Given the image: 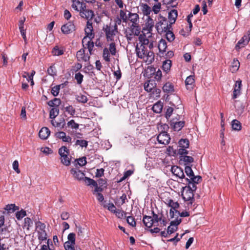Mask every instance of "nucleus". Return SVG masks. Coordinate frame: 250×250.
Returning a JSON list of instances; mask_svg holds the SVG:
<instances>
[{"instance_id":"1","label":"nucleus","mask_w":250,"mask_h":250,"mask_svg":"<svg viewBox=\"0 0 250 250\" xmlns=\"http://www.w3.org/2000/svg\"><path fill=\"white\" fill-rule=\"evenodd\" d=\"M155 27L158 33L162 34L171 28V24L170 23H168V21L166 18L160 16L158 18V21L155 25Z\"/></svg>"},{"instance_id":"30","label":"nucleus","mask_w":250,"mask_h":250,"mask_svg":"<svg viewBox=\"0 0 250 250\" xmlns=\"http://www.w3.org/2000/svg\"><path fill=\"white\" fill-rule=\"evenodd\" d=\"M38 238L39 240L40 243L43 241H45L47 238V234L45 230L37 231Z\"/></svg>"},{"instance_id":"36","label":"nucleus","mask_w":250,"mask_h":250,"mask_svg":"<svg viewBox=\"0 0 250 250\" xmlns=\"http://www.w3.org/2000/svg\"><path fill=\"white\" fill-rule=\"evenodd\" d=\"M179 146L183 148H188L189 145V142L187 139H181L178 142Z\"/></svg>"},{"instance_id":"14","label":"nucleus","mask_w":250,"mask_h":250,"mask_svg":"<svg viewBox=\"0 0 250 250\" xmlns=\"http://www.w3.org/2000/svg\"><path fill=\"white\" fill-rule=\"evenodd\" d=\"M55 136L58 139H62L63 142L71 143L72 138L69 136H66V133L63 131H59L55 133Z\"/></svg>"},{"instance_id":"53","label":"nucleus","mask_w":250,"mask_h":250,"mask_svg":"<svg viewBox=\"0 0 250 250\" xmlns=\"http://www.w3.org/2000/svg\"><path fill=\"white\" fill-rule=\"evenodd\" d=\"M60 90V85H55L51 89V94L54 96H57L59 95V92Z\"/></svg>"},{"instance_id":"32","label":"nucleus","mask_w":250,"mask_h":250,"mask_svg":"<svg viewBox=\"0 0 250 250\" xmlns=\"http://www.w3.org/2000/svg\"><path fill=\"white\" fill-rule=\"evenodd\" d=\"M33 226V222L30 218L26 217L24 218L23 228H25L27 230H29Z\"/></svg>"},{"instance_id":"58","label":"nucleus","mask_w":250,"mask_h":250,"mask_svg":"<svg viewBox=\"0 0 250 250\" xmlns=\"http://www.w3.org/2000/svg\"><path fill=\"white\" fill-rule=\"evenodd\" d=\"M173 108L171 107H168L165 114V117L168 120L173 112Z\"/></svg>"},{"instance_id":"55","label":"nucleus","mask_w":250,"mask_h":250,"mask_svg":"<svg viewBox=\"0 0 250 250\" xmlns=\"http://www.w3.org/2000/svg\"><path fill=\"white\" fill-rule=\"evenodd\" d=\"M83 76L80 72L75 74V79L76 80L77 83L81 84L83 81Z\"/></svg>"},{"instance_id":"8","label":"nucleus","mask_w":250,"mask_h":250,"mask_svg":"<svg viewBox=\"0 0 250 250\" xmlns=\"http://www.w3.org/2000/svg\"><path fill=\"white\" fill-rule=\"evenodd\" d=\"M76 58L79 62H88L90 59V55L85 54L84 48L79 50L76 54Z\"/></svg>"},{"instance_id":"49","label":"nucleus","mask_w":250,"mask_h":250,"mask_svg":"<svg viewBox=\"0 0 250 250\" xmlns=\"http://www.w3.org/2000/svg\"><path fill=\"white\" fill-rule=\"evenodd\" d=\"M47 73L51 76H56L57 70L54 65H51L47 69Z\"/></svg>"},{"instance_id":"11","label":"nucleus","mask_w":250,"mask_h":250,"mask_svg":"<svg viewBox=\"0 0 250 250\" xmlns=\"http://www.w3.org/2000/svg\"><path fill=\"white\" fill-rule=\"evenodd\" d=\"M81 18L85 19L87 21H92L95 15L93 10L87 9L79 13Z\"/></svg>"},{"instance_id":"47","label":"nucleus","mask_w":250,"mask_h":250,"mask_svg":"<svg viewBox=\"0 0 250 250\" xmlns=\"http://www.w3.org/2000/svg\"><path fill=\"white\" fill-rule=\"evenodd\" d=\"M67 126L72 129H77L79 127V125L75 123L74 120H71L67 124Z\"/></svg>"},{"instance_id":"12","label":"nucleus","mask_w":250,"mask_h":250,"mask_svg":"<svg viewBox=\"0 0 250 250\" xmlns=\"http://www.w3.org/2000/svg\"><path fill=\"white\" fill-rule=\"evenodd\" d=\"M157 83L154 80H149L144 83V89L147 92H151L156 87Z\"/></svg>"},{"instance_id":"56","label":"nucleus","mask_w":250,"mask_h":250,"mask_svg":"<svg viewBox=\"0 0 250 250\" xmlns=\"http://www.w3.org/2000/svg\"><path fill=\"white\" fill-rule=\"evenodd\" d=\"M75 244L66 242L64 244V248L65 250H75L74 248Z\"/></svg>"},{"instance_id":"23","label":"nucleus","mask_w":250,"mask_h":250,"mask_svg":"<svg viewBox=\"0 0 250 250\" xmlns=\"http://www.w3.org/2000/svg\"><path fill=\"white\" fill-rule=\"evenodd\" d=\"M143 222L144 225L149 228L152 227L153 225L154 224L152 217L147 215H145L143 217Z\"/></svg>"},{"instance_id":"50","label":"nucleus","mask_w":250,"mask_h":250,"mask_svg":"<svg viewBox=\"0 0 250 250\" xmlns=\"http://www.w3.org/2000/svg\"><path fill=\"white\" fill-rule=\"evenodd\" d=\"M65 111L71 116H74L75 114V109L72 105H68L64 107Z\"/></svg>"},{"instance_id":"13","label":"nucleus","mask_w":250,"mask_h":250,"mask_svg":"<svg viewBox=\"0 0 250 250\" xmlns=\"http://www.w3.org/2000/svg\"><path fill=\"white\" fill-rule=\"evenodd\" d=\"M171 172L175 176L178 177L181 179L186 178L183 169L178 166H172L171 167Z\"/></svg>"},{"instance_id":"15","label":"nucleus","mask_w":250,"mask_h":250,"mask_svg":"<svg viewBox=\"0 0 250 250\" xmlns=\"http://www.w3.org/2000/svg\"><path fill=\"white\" fill-rule=\"evenodd\" d=\"M249 42L247 39V36L246 35L244 36L236 44L235 47V49L239 51L241 48L244 47Z\"/></svg>"},{"instance_id":"62","label":"nucleus","mask_w":250,"mask_h":250,"mask_svg":"<svg viewBox=\"0 0 250 250\" xmlns=\"http://www.w3.org/2000/svg\"><path fill=\"white\" fill-rule=\"evenodd\" d=\"M126 221L127 223L131 226L132 227L136 226V222L134 220V218L132 216H128L126 218Z\"/></svg>"},{"instance_id":"48","label":"nucleus","mask_w":250,"mask_h":250,"mask_svg":"<svg viewBox=\"0 0 250 250\" xmlns=\"http://www.w3.org/2000/svg\"><path fill=\"white\" fill-rule=\"evenodd\" d=\"M68 155H63V156L61 157L62 163L66 166H68L70 164V160L68 158Z\"/></svg>"},{"instance_id":"17","label":"nucleus","mask_w":250,"mask_h":250,"mask_svg":"<svg viewBox=\"0 0 250 250\" xmlns=\"http://www.w3.org/2000/svg\"><path fill=\"white\" fill-rule=\"evenodd\" d=\"M178 16V12L176 9H171L168 12V18L171 24L175 23Z\"/></svg>"},{"instance_id":"25","label":"nucleus","mask_w":250,"mask_h":250,"mask_svg":"<svg viewBox=\"0 0 250 250\" xmlns=\"http://www.w3.org/2000/svg\"><path fill=\"white\" fill-rule=\"evenodd\" d=\"M154 25V22L153 19L150 16H148L146 22V27L149 33L152 32Z\"/></svg>"},{"instance_id":"60","label":"nucleus","mask_w":250,"mask_h":250,"mask_svg":"<svg viewBox=\"0 0 250 250\" xmlns=\"http://www.w3.org/2000/svg\"><path fill=\"white\" fill-rule=\"evenodd\" d=\"M75 234L74 233H70L67 236V238L68 241L67 242H68L69 243H71L72 244H75Z\"/></svg>"},{"instance_id":"3","label":"nucleus","mask_w":250,"mask_h":250,"mask_svg":"<svg viewBox=\"0 0 250 250\" xmlns=\"http://www.w3.org/2000/svg\"><path fill=\"white\" fill-rule=\"evenodd\" d=\"M141 28L139 26H134L131 25L129 28L128 31H125V37L128 42L132 40L133 36H139L140 33Z\"/></svg>"},{"instance_id":"45","label":"nucleus","mask_w":250,"mask_h":250,"mask_svg":"<svg viewBox=\"0 0 250 250\" xmlns=\"http://www.w3.org/2000/svg\"><path fill=\"white\" fill-rule=\"evenodd\" d=\"M240 67V62L238 60H234L231 65V71L232 72L237 71Z\"/></svg>"},{"instance_id":"51","label":"nucleus","mask_w":250,"mask_h":250,"mask_svg":"<svg viewBox=\"0 0 250 250\" xmlns=\"http://www.w3.org/2000/svg\"><path fill=\"white\" fill-rule=\"evenodd\" d=\"M75 145L80 146L82 147H86L88 146V142L84 140H77Z\"/></svg>"},{"instance_id":"19","label":"nucleus","mask_w":250,"mask_h":250,"mask_svg":"<svg viewBox=\"0 0 250 250\" xmlns=\"http://www.w3.org/2000/svg\"><path fill=\"white\" fill-rule=\"evenodd\" d=\"M128 19L132 23L131 25L139 26L138 25L139 15L137 13L129 12L128 14Z\"/></svg>"},{"instance_id":"28","label":"nucleus","mask_w":250,"mask_h":250,"mask_svg":"<svg viewBox=\"0 0 250 250\" xmlns=\"http://www.w3.org/2000/svg\"><path fill=\"white\" fill-rule=\"evenodd\" d=\"M185 121H181L179 122H173V125H170L174 131H180L185 125Z\"/></svg>"},{"instance_id":"43","label":"nucleus","mask_w":250,"mask_h":250,"mask_svg":"<svg viewBox=\"0 0 250 250\" xmlns=\"http://www.w3.org/2000/svg\"><path fill=\"white\" fill-rule=\"evenodd\" d=\"M83 181L85 184L88 186L91 185L93 186L94 184L95 185H96V182L95 180L88 177H84Z\"/></svg>"},{"instance_id":"18","label":"nucleus","mask_w":250,"mask_h":250,"mask_svg":"<svg viewBox=\"0 0 250 250\" xmlns=\"http://www.w3.org/2000/svg\"><path fill=\"white\" fill-rule=\"evenodd\" d=\"M195 80L194 76L190 75L188 76L185 80V84L187 89L188 90H191L193 88Z\"/></svg>"},{"instance_id":"41","label":"nucleus","mask_w":250,"mask_h":250,"mask_svg":"<svg viewBox=\"0 0 250 250\" xmlns=\"http://www.w3.org/2000/svg\"><path fill=\"white\" fill-rule=\"evenodd\" d=\"M166 37L169 42H172L175 39V36L173 33L170 30V29L166 31Z\"/></svg>"},{"instance_id":"9","label":"nucleus","mask_w":250,"mask_h":250,"mask_svg":"<svg viewBox=\"0 0 250 250\" xmlns=\"http://www.w3.org/2000/svg\"><path fill=\"white\" fill-rule=\"evenodd\" d=\"M242 81L240 79L236 81L234 85L232 98L233 99L237 98L241 94Z\"/></svg>"},{"instance_id":"42","label":"nucleus","mask_w":250,"mask_h":250,"mask_svg":"<svg viewBox=\"0 0 250 250\" xmlns=\"http://www.w3.org/2000/svg\"><path fill=\"white\" fill-rule=\"evenodd\" d=\"M108 49L112 56L115 55L117 52L115 43L114 42L110 43L109 45V48Z\"/></svg>"},{"instance_id":"22","label":"nucleus","mask_w":250,"mask_h":250,"mask_svg":"<svg viewBox=\"0 0 250 250\" xmlns=\"http://www.w3.org/2000/svg\"><path fill=\"white\" fill-rule=\"evenodd\" d=\"M162 88L163 91L167 93H171L174 91V85L170 82L166 83Z\"/></svg>"},{"instance_id":"64","label":"nucleus","mask_w":250,"mask_h":250,"mask_svg":"<svg viewBox=\"0 0 250 250\" xmlns=\"http://www.w3.org/2000/svg\"><path fill=\"white\" fill-rule=\"evenodd\" d=\"M154 75V79L157 81H160L162 76V71L160 69H158V70L155 72Z\"/></svg>"},{"instance_id":"16","label":"nucleus","mask_w":250,"mask_h":250,"mask_svg":"<svg viewBox=\"0 0 250 250\" xmlns=\"http://www.w3.org/2000/svg\"><path fill=\"white\" fill-rule=\"evenodd\" d=\"M71 173L73 175L74 178L79 181L83 180L85 176L84 173L77 168H72Z\"/></svg>"},{"instance_id":"29","label":"nucleus","mask_w":250,"mask_h":250,"mask_svg":"<svg viewBox=\"0 0 250 250\" xmlns=\"http://www.w3.org/2000/svg\"><path fill=\"white\" fill-rule=\"evenodd\" d=\"M90 40L87 42L85 44V46L83 43V48H85L86 47L88 49L90 56L93 54V48L94 47V43L93 42Z\"/></svg>"},{"instance_id":"26","label":"nucleus","mask_w":250,"mask_h":250,"mask_svg":"<svg viewBox=\"0 0 250 250\" xmlns=\"http://www.w3.org/2000/svg\"><path fill=\"white\" fill-rule=\"evenodd\" d=\"M142 13L144 15L149 16V15L152 11L151 8L146 3H142L141 5Z\"/></svg>"},{"instance_id":"31","label":"nucleus","mask_w":250,"mask_h":250,"mask_svg":"<svg viewBox=\"0 0 250 250\" xmlns=\"http://www.w3.org/2000/svg\"><path fill=\"white\" fill-rule=\"evenodd\" d=\"M189 180L192 181L194 183L198 184L202 181V177L200 176H195L194 175L190 179L188 178H185V181L186 183H190V182Z\"/></svg>"},{"instance_id":"52","label":"nucleus","mask_w":250,"mask_h":250,"mask_svg":"<svg viewBox=\"0 0 250 250\" xmlns=\"http://www.w3.org/2000/svg\"><path fill=\"white\" fill-rule=\"evenodd\" d=\"M26 215V211L23 209H21L20 211L17 212V213H16V217L17 219L19 220H21L23 217H25Z\"/></svg>"},{"instance_id":"63","label":"nucleus","mask_w":250,"mask_h":250,"mask_svg":"<svg viewBox=\"0 0 250 250\" xmlns=\"http://www.w3.org/2000/svg\"><path fill=\"white\" fill-rule=\"evenodd\" d=\"M72 7L76 11H79L78 5H80L81 2L79 0H72Z\"/></svg>"},{"instance_id":"39","label":"nucleus","mask_w":250,"mask_h":250,"mask_svg":"<svg viewBox=\"0 0 250 250\" xmlns=\"http://www.w3.org/2000/svg\"><path fill=\"white\" fill-rule=\"evenodd\" d=\"M59 114V109L58 107L52 108L49 113L50 118L53 119L56 118Z\"/></svg>"},{"instance_id":"61","label":"nucleus","mask_w":250,"mask_h":250,"mask_svg":"<svg viewBox=\"0 0 250 250\" xmlns=\"http://www.w3.org/2000/svg\"><path fill=\"white\" fill-rule=\"evenodd\" d=\"M52 53L55 55L60 56L63 54L64 52L62 50L60 49L57 46H55L52 50Z\"/></svg>"},{"instance_id":"4","label":"nucleus","mask_w":250,"mask_h":250,"mask_svg":"<svg viewBox=\"0 0 250 250\" xmlns=\"http://www.w3.org/2000/svg\"><path fill=\"white\" fill-rule=\"evenodd\" d=\"M182 196L184 201H189L190 204H192L194 201L193 192L190 189L189 187L183 188Z\"/></svg>"},{"instance_id":"5","label":"nucleus","mask_w":250,"mask_h":250,"mask_svg":"<svg viewBox=\"0 0 250 250\" xmlns=\"http://www.w3.org/2000/svg\"><path fill=\"white\" fill-rule=\"evenodd\" d=\"M92 21H87L86 27L84 29L85 36L82 40V43H84L87 38L92 40L94 38V33H93V28Z\"/></svg>"},{"instance_id":"59","label":"nucleus","mask_w":250,"mask_h":250,"mask_svg":"<svg viewBox=\"0 0 250 250\" xmlns=\"http://www.w3.org/2000/svg\"><path fill=\"white\" fill-rule=\"evenodd\" d=\"M114 213L119 218L122 219L125 217L126 212L123 210L117 209Z\"/></svg>"},{"instance_id":"2","label":"nucleus","mask_w":250,"mask_h":250,"mask_svg":"<svg viewBox=\"0 0 250 250\" xmlns=\"http://www.w3.org/2000/svg\"><path fill=\"white\" fill-rule=\"evenodd\" d=\"M103 30L105 33L107 41H112L113 37L118 32V27L116 25H112L110 22L103 26Z\"/></svg>"},{"instance_id":"24","label":"nucleus","mask_w":250,"mask_h":250,"mask_svg":"<svg viewBox=\"0 0 250 250\" xmlns=\"http://www.w3.org/2000/svg\"><path fill=\"white\" fill-rule=\"evenodd\" d=\"M163 108V104L160 101L155 103L152 106V109L154 112L160 113Z\"/></svg>"},{"instance_id":"6","label":"nucleus","mask_w":250,"mask_h":250,"mask_svg":"<svg viewBox=\"0 0 250 250\" xmlns=\"http://www.w3.org/2000/svg\"><path fill=\"white\" fill-rule=\"evenodd\" d=\"M170 137L166 131H162L157 137V140L160 144L166 146L168 145L170 141Z\"/></svg>"},{"instance_id":"44","label":"nucleus","mask_w":250,"mask_h":250,"mask_svg":"<svg viewBox=\"0 0 250 250\" xmlns=\"http://www.w3.org/2000/svg\"><path fill=\"white\" fill-rule=\"evenodd\" d=\"M59 154L61 157L63 156V155H68L69 153V149L65 146H62L59 149Z\"/></svg>"},{"instance_id":"38","label":"nucleus","mask_w":250,"mask_h":250,"mask_svg":"<svg viewBox=\"0 0 250 250\" xmlns=\"http://www.w3.org/2000/svg\"><path fill=\"white\" fill-rule=\"evenodd\" d=\"M171 66V62L168 60L164 62L162 65V68L165 72L167 73V72L170 70Z\"/></svg>"},{"instance_id":"33","label":"nucleus","mask_w":250,"mask_h":250,"mask_svg":"<svg viewBox=\"0 0 250 250\" xmlns=\"http://www.w3.org/2000/svg\"><path fill=\"white\" fill-rule=\"evenodd\" d=\"M19 209V207L16 206L15 204L7 205L4 208V209L7 211V213H13Z\"/></svg>"},{"instance_id":"10","label":"nucleus","mask_w":250,"mask_h":250,"mask_svg":"<svg viewBox=\"0 0 250 250\" xmlns=\"http://www.w3.org/2000/svg\"><path fill=\"white\" fill-rule=\"evenodd\" d=\"M167 205L171 207L169 211V214L171 218L174 217L175 211L177 210V209L179 207V204L177 202H174L172 200L169 199L167 201Z\"/></svg>"},{"instance_id":"37","label":"nucleus","mask_w":250,"mask_h":250,"mask_svg":"<svg viewBox=\"0 0 250 250\" xmlns=\"http://www.w3.org/2000/svg\"><path fill=\"white\" fill-rule=\"evenodd\" d=\"M232 128L235 130H240L242 128L241 123L237 120H233L232 121Z\"/></svg>"},{"instance_id":"21","label":"nucleus","mask_w":250,"mask_h":250,"mask_svg":"<svg viewBox=\"0 0 250 250\" xmlns=\"http://www.w3.org/2000/svg\"><path fill=\"white\" fill-rule=\"evenodd\" d=\"M147 48L146 46H144L143 45H140L136 46V50L138 57L139 58H143L144 57L145 52L146 51Z\"/></svg>"},{"instance_id":"35","label":"nucleus","mask_w":250,"mask_h":250,"mask_svg":"<svg viewBox=\"0 0 250 250\" xmlns=\"http://www.w3.org/2000/svg\"><path fill=\"white\" fill-rule=\"evenodd\" d=\"M145 62L148 64L151 63L154 60V54L151 51H149L145 57Z\"/></svg>"},{"instance_id":"57","label":"nucleus","mask_w":250,"mask_h":250,"mask_svg":"<svg viewBox=\"0 0 250 250\" xmlns=\"http://www.w3.org/2000/svg\"><path fill=\"white\" fill-rule=\"evenodd\" d=\"M35 224H36V228L39 229L38 231L45 230V229L46 226L44 223H43L40 221H38L35 223Z\"/></svg>"},{"instance_id":"7","label":"nucleus","mask_w":250,"mask_h":250,"mask_svg":"<svg viewBox=\"0 0 250 250\" xmlns=\"http://www.w3.org/2000/svg\"><path fill=\"white\" fill-rule=\"evenodd\" d=\"M61 31L64 34H69L76 30V27L73 21H68L61 27Z\"/></svg>"},{"instance_id":"34","label":"nucleus","mask_w":250,"mask_h":250,"mask_svg":"<svg viewBox=\"0 0 250 250\" xmlns=\"http://www.w3.org/2000/svg\"><path fill=\"white\" fill-rule=\"evenodd\" d=\"M139 41L141 43V45H143L146 46L149 44L150 41L149 39H147L145 34H141L139 37Z\"/></svg>"},{"instance_id":"27","label":"nucleus","mask_w":250,"mask_h":250,"mask_svg":"<svg viewBox=\"0 0 250 250\" xmlns=\"http://www.w3.org/2000/svg\"><path fill=\"white\" fill-rule=\"evenodd\" d=\"M158 47L160 52L162 54L165 52L167 48V44L165 40L162 39L159 42Z\"/></svg>"},{"instance_id":"40","label":"nucleus","mask_w":250,"mask_h":250,"mask_svg":"<svg viewBox=\"0 0 250 250\" xmlns=\"http://www.w3.org/2000/svg\"><path fill=\"white\" fill-rule=\"evenodd\" d=\"M110 52L108 48H104L103 50V57L104 60L106 62H109L110 61Z\"/></svg>"},{"instance_id":"54","label":"nucleus","mask_w":250,"mask_h":250,"mask_svg":"<svg viewBox=\"0 0 250 250\" xmlns=\"http://www.w3.org/2000/svg\"><path fill=\"white\" fill-rule=\"evenodd\" d=\"M77 101L83 104L86 103L87 102V98L86 96L80 94L77 97Z\"/></svg>"},{"instance_id":"46","label":"nucleus","mask_w":250,"mask_h":250,"mask_svg":"<svg viewBox=\"0 0 250 250\" xmlns=\"http://www.w3.org/2000/svg\"><path fill=\"white\" fill-rule=\"evenodd\" d=\"M185 171L188 177V179H190L194 175V172L190 166H186Z\"/></svg>"},{"instance_id":"20","label":"nucleus","mask_w":250,"mask_h":250,"mask_svg":"<svg viewBox=\"0 0 250 250\" xmlns=\"http://www.w3.org/2000/svg\"><path fill=\"white\" fill-rule=\"evenodd\" d=\"M50 133V131L48 128L43 127L40 130L39 136L41 139L45 140L48 137Z\"/></svg>"}]
</instances>
